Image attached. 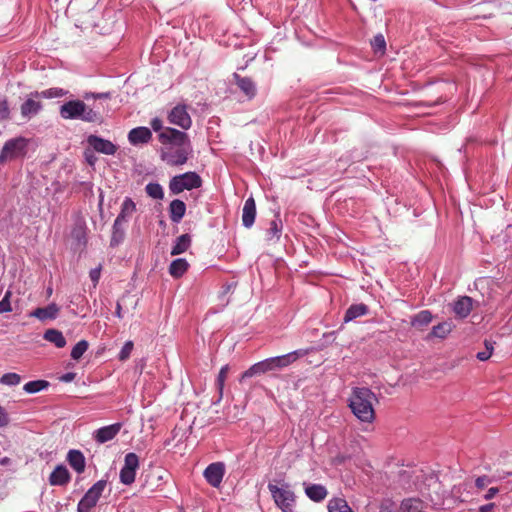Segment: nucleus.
<instances>
[{
	"label": "nucleus",
	"mask_w": 512,
	"mask_h": 512,
	"mask_svg": "<svg viewBox=\"0 0 512 512\" xmlns=\"http://www.w3.org/2000/svg\"><path fill=\"white\" fill-rule=\"evenodd\" d=\"M8 423V417L4 409L0 406V427Z\"/></svg>",
	"instance_id": "55"
},
{
	"label": "nucleus",
	"mask_w": 512,
	"mask_h": 512,
	"mask_svg": "<svg viewBox=\"0 0 512 512\" xmlns=\"http://www.w3.org/2000/svg\"><path fill=\"white\" fill-rule=\"evenodd\" d=\"M189 268V263L184 258H177L170 263L169 273L173 278L182 277Z\"/></svg>",
	"instance_id": "28"
},
{
	"label": "nucleus",
	"mask_w": 512,
	"mask_h": 512,
	"mask_svg": "<svg viewBox=\"0 0 512 512\" xmlns=\"http://www.w3.org/2000/svg\"><path fill=\"white\" fill-rule=\"evenodd\" d=\"M60 308L55 303H50L46 307L36 308L31 312L30 316L39 319L40 321L53 320L58 316Z\"/></svg>",
	"instance_id": "19"
},
{
	"label": "nucleus",
	"mask_w": 512,
	"mask_h": 512,
	"mask_svg": "<svg viewBox=\"0 0 512 512\" xmlns=\"http://www.w3.org/2000/svg\"><path fill=\"white\" fill-rule=\"evenodd\" d=\"M69 481V471L63 465H58L49 476V483L54 486H63Z\"/></svg>",
	"instance_id": "22"
},
{
	"label": "nucleus",
	"mask_w": 512,
	"mask_h": 512,
	"mask_svg": "<svg viewBox=\"0 0 512 512\" xmlns=\"http://www.w3.org/2000/svg\"><path fill=\"white\" fill-rule=\"evenodd\" d=\"M168 120L171 124L187 130L192 125V119L188 113L187 106L184 104L176 105L168 114Z\"/></svg>",
	"instance_id": "8"
},
{
	"label": "nucleus",
	"mask_w": 512,
	"mask_h": 512,
	"mask_svg": "<svg viewBox=\"0 0 512 512\" xmlns=\"http://www.w3.org/2000/svg\"><path fill=\"white\" fill-rule=\"evenodd\" d=\"M123 467L127 468V469H131V470L137 471V469L139 467V458H138V456L135 453H133V452L127 453L125 455V458H124V465H123Z\"/></svg>",
	"instance_id": "41"
},
{
	"label": "nucleus",
	"mask_w": 512,
	"mask_h": 512,
	"mask_svg": "<svg viewBox=\"0 0 512 512\" xmlns=\"http://www.w3.org/2000/svg\"><path fill=\"white\" fill-rule=\"evenodd\" d=\"M136 471L122 467L120 470V482L124 485H131L135 481Z\"/></svg>",
	"instance_id": "40"
},
{
	"label": "nucleus",
	"mask_w": 512,
	"mask_h": 512,
	"mask_svg": "<svg viewBox=\"0 0 512 512\" xmlns=\"http://www.w3.org/2000/svg\"><path fill=\"white\" fill-rule=\"evenodd\" d=\"M50 383L46 380H33L27 382L23 386V390L28 394H34L37 392H40L42 390H45L49 387Z\"/></svg>",
	"instance_id": "35"
},
{
	"label": "nucleus",
	"mask_w": 512,
	"mask_h": 512,
	"mask_svg": "<svg viewBox=\"0 0 512 512\" xmlns=\"http://www.w3.org/2000/svg\"><path fill=\"white\" fill-rule=\"evenodd\" d=\"M159 142L163 145H170L162 149L161 159L170 166H182L193 155V147L187 133L175 128L166 127L158 135Z\"/></svg>",
	"instance_id": "1"
},
{
	"label": "nucleus",
	"mask_w": 512,
	"mask_h": 512,
	"mask_svg": "<svg viewBox=\"0 0 512 512\" xmlns=\"http://www.w3.org/2000/svg\"><path fill=\"white\" fill-rule=\"evenodd\" d=\"M328 512H353L347 501L343 498L335 497L328 501Z\"/></svg>",
	"instance_id": "34"
},
{
	"label": "nucleus",
	"mask_w": 512,
	"mask_h": 512,
	"mask_svg": "<svg viewBox=\"0 0 512 512\" xmlns=\"http://www.w3.org/2000/svg\"><path fill=\"white\" fill-rule=\"evenodd\" d=\"M282 220L280 219L279 215L275 216V219H273L270 223V227L267 231L268 238L270 240L276 239L279 240L281 233H282Z\"/></svg>",
	"instance_id": "36"
},
{
	"label": "nucleus",
	"mask_w": 512,
	"mask_h": 512,
	"mask_svg": "<svg viewBox=\"0 0 512 512\" xmlns=\"http://www.w3.org/2000/svg\"><path fill=\"white\" fill-rule=\"evenodd\" d=\"M484 345H485V348L486 350L485 351H489V352H493V349H494V342L490 341V340H485L484 342Z\"/></svg>",
	"instance_id": "57"
},
{
	"label": "nucleus",
	"mask_w": 512,
	"mask_h": 512,
	"mask_svg": "<svg viewBox=\"0 0 512 512\" xmlns=\"http://www.w3.org/2000/svg\"><path fill=\"white\" fill-rule=\"evenodd\" d=\"M76 374L73 373V372H68V373H65L63 374L61 377H60V380L65 382V383H68V382H71L74 380Z\"/></svg>",
	"instance_id": "52"
},
{
	"label": "nucleus",
	"mask_w": 512,
	"mask_h": 512,
	"mask_svg": "<svg viewBox=\"0 0 512 512\" xmlns=\"http://www.w3.org/2000/svg\"><path fill=\"white\" fill-rule=\"evenodd\" d=\"M84 156H85L87 163L91 166H93L95 164V162L97 161V158L92 151L86 150L84 153Z\"/></svg>",
	"instance_id": "50"
},
{
	"label": "nucleus",
	"mask_w": 512,
	"mask_h": 512,
	"mask_svg": "<svg viewBox=\"0 0 512 512\" xmlns=\"http://www.w3.org/2000/svg\"><path fill=\"white\" fill-rule=\"evenodd\" d=\"M452 324L450 322H442L438 325H435L431 332L427 335L426 339L429 340L431 338H446L450 332L452 331Z\"/></svg>",
	"instance_id": "31"
},
{
	"label": "nucleus",
	"mask_w": 512,
	"mask_h": 512,
	"mask_svg": "<svg viewBox=\"0 0 512 512\" xmlns=\"http://www.w3.org/2000/svg\"><path fill=\"white\" fill-rule=\"evenodd\" d=\"M68 94L67 90H64L62 88L54 87L49 88L46 90H43L41 92L35 91L32 92L30 95L35 98H46V99H52V98H60L63 96H66Z\"/></svg>",
	"instance_id": "33"
},
{
	"label": "nucleus",
	"mask_w": 512,
	"mask_h": 512,
	"mask_svg": "<svg viewBox=\"0 0 512 512\" xmlns=\"http://www.w3.org/2000/svg\"><path fill=\"white\" fill-rule=\"evenodd\" d=\"M491 355L492 354L489 351H482V352H478L476 357L480 361H486L491 357Z\"/></svg>",
	"instance_id": "54"
},
{
	"label": "nucleus",
	"mask_w": 512,
	"mask_h": 512,
	"mask_svg": "<svg viewBox=\"0 0 512 512\" xmlns=\"http://www.w3.org/2000/svg\"><path fill=\"white\" fill-rule=\"evenodd\" d=\"M273 370H274V368L272 367L271 358H267L265 360L255 363L248 370H246L242 374V379L250 378L255 375H260V374L266 373L268 371H273Z\"/></svg>",
	"instance_id": "21"
},
{
	"label": "nucleus",
	"mask_w": 512,
	"mask_h": 512,
	"mask_svg": "<svg viewBox=\"0 0 512 512\" xmlns=\"http://www.w3.org/2000/svg\"><path fill=\"white\" fill-rule=\"evenodd\" d=\"M28 140L24 137H16L5 142L0 153V165L6 161L23 157L27 151Z\"/></svg>",
	"instance_id": "6"
},
{
	"label": "nucleus",
	"mask_w": 512,
	"mask_h": 512,
	"mask_svg": "<svg viewBox=\"0 0 512 512\" xmlns=\"http://www.w3.org/2000/svg\"><path fill=\"white\" fill-rule=\"evenodd\" d=\"M152 137L151 129L145 126L131 129L127 136L129 143L136 147L148 144L152 140Z\"/></svg>",
	"instance_id": "11"
},
{
	"label": "nucleus",
	"mask_w": 512,
	"mask_h": 512,
	"mask_svg": "<svg viewBox=\"0 0 512 512\" xmlns=\"http://www.w3.org/2000/svg\"><path fill=\"white\" fill-rule=\"evenodd\" d=\"M12 292L10 290H7L3 299L0 301V314L11 312L12 306L10 303Z\"/></svg>",
	"instance_id": "45"
},
{
	"label": "nucleus",
	"mask_w": 512,
	"mask_h": 512,
	"mask_svg": "<svg viewBox=\"0 0 512 512\" xmlns=\"http://www.w3.org/2000/svg\"><path fill=\"white\" fill-rule=\"evenodd\" d=\"M106 486L107 481L103 479L93 484L78 502L77 512H91L92 508L97 505Z\"/></svg>",
	"instance_id": "7"
},
{
	"label": "nucleus",
	"mask_w": 512,
	"mask_h": 512,
	"mask_svg": "<svg viewBox=\"0 0 512 512\" xmlns=\"http://www.w3.org/2000/svg\"><path fill=\"white\" fill-rule=\"evenodd\" d=\"M44 339L53 343L57 348H63L66 345V339L62 332L57 329H48L44 333Z\"/></svg>",
	"instance_id": "32"
},
{
	"label": "nucleus",
	"mask_w": 512,
	"mask_h": 512,
	"mask_svg": "<svg viewBox=\"0 0 512 512\" xmlns=\"http://www.w3.org/2000/svg\"><path fill=\"white\" fill-rule=\"evenodd\" d=\"M133 347H134V344L132 341L125 342V344L123 345V347L121 348V350L118 354V359L120 361H126L130 357Z\"/></svg>",
	"instance_id": "44"
},
{
	"label": "nucleus",
	"mask_w": 512,
	"mask_h": 512,
	"mask_svg": "<svg viewBox=\"0 0 512 512\" xmlns=\"http://www.w3.org/2000/svg\"><path fill=\"white\" fill-rule=\"evenodd\" d=\"M498 491H499V490H498V488H496V487H491V488H489V489H488V491L486 492V494H485L484 498H485L486 500H490V499H492L493 497H495V495L498 493Z\"/></svg>",
	"instance_id": "53"
},
{
	"label": "nucleus",
	"mask_w": 512,
	"mask_h": 512,
	"mask_svg": "<svg viewBox=\"0 0 512 512\" xmlns=\"http://www.w3.org/2000/svg\"><path fill=\"white\" fill-rule=\"evenodd\" d=\"M89 347V343L86 340H80L75 344V346L71 350V358L73 360H79L83 354L87 351Z\"/></svg>",
	"instance_id": "38"
},
{
	"label": "nucleus",
	"mask_w": 512,
	"mask_h": 512,
	"mask_svg": "<svg viewBox=\"0 0 512 512\" xmlns=\"http://www.w3.org/2000/svg\"><path fill=\"white\" fill-rule=\"evenodd\" d=\"M372 2H376L377 0H371Z\"/></svg>",
	"instance_id": "61"
},
{
	"label": "nucleus",
	"mask_w": 512,
	"mask_h": 512,
	"mask_svg": "<svg viewBox=\"0 0 512 512\" xmlns=\"http://www.w3.org/2000/svg\"><path fill=\"white\" fill-rule=\"evenodd\" d=\"M186 212V204L180 199H174L169 204V216L173 223H179Z\"/></svg>",
	"instance_id": "24"
},
{
	"label": "nucleus",
	"mask_w": 512,
	"mask_h": 512,
	"mask_svg": "<svg viewBox=\"0 0 512 512\" xmlns=\"http://www.w3.org/2000/svg\"><path fill=\"white\" fill-rule=\"evenodd\" d=\"M83 98L85 100H90V99H110L111 98V93L110 92H102V93L85 92L83 94Z\"/></svg>",
	"instance_id": "46"
},
{
	"label": "nucleus",
	"mask_w": 512,
	"mask_h": 512,
	"mask_svg": "<svg viewBox=\"0 0 512 512\" xmlns=\"http://www.w3.org/2000/svg\"><path fill=\"white\" fill-rule=\"evenodd\" d=\"M150 126L153 131L158 132V135L166 129L163 126V121L158 117L151 119Z\"/></svg>",
	"instance_id": "48"
},
{
	"label": "nucleus",
	"mask_w": 512,
	"mask_h": 512,
	"mask_svg": "<svg viewBox=\"0 0 512 512\" xmlns=\"http://www.w3.org/2000/svg\"><path fill=\"white\" fill-rule=\"evenodd\" d=\"M10 108L6 98L0 100V121L9 118Z\"/></svg>",
	"instance_id": "47"
},
{
	"label": "nucleus",
	"mask_w": 512,
	"mask_h": 512,
	"mask_svg": "<svg viewBox=\"0 0 512 512\" xmlns=\"http://www.w3.org/2000/svg\"><path fill=\"white\" fill-rule=\"evenodd\" d=\"M256 217V204L253 197L246 199L242 209V223L246 228L253 226Z\"/></svg>",
	"instance_id": "18"
},
{
	"label": "nucleus",
	"mask_w": 512,
	"mask_h": 512,
	"mask_svg": "<svg viewBox=\"0 0 512 512\" xmlns=\"http://www.w3.org/2000/svg\"><path fill=\"white\" fill-rule=\"evenodd\" d=\"M63 119H80L88 123H96L102 121V116L94 108H89L84 101L71 100L61 105L59 110Z\"/></svg>",
	"instance_id": "3"
},
{
	"label": "nucleus",
	"mask_w": 512,
	"mask_h": 512,
	"mask_svg": "<svg viewBox=\"0 0 512 512\" xmlns=\"http://www.w3.org/2000/svg\"><path fill=\"white\" fill-rule=\"evenodd\" d=\"M12 464V459L9 457H3L0 459V465L1 466H9Z\"/></svg>",
	"instance_id": "58"
},
{
	"label": "nucleus",
	"mask_w": 512,
	"mask_h": 512,
	"mask_svg": "<svg viewBox=\"0 0 512 512\" xmlns=\"http://www.w3.org/2000/svg\"><path fill=\"white\" fill-rule=\"evenodd\" d=\"M67 461L71 468H73L78 474H81L85 471V457L83 453L79 450H70L67 454Z\"/></svg>",
	"instance_id": "23"
},
{
	"label": "nucleus",
	"mask_w": 512,
	"mask_h": 512,
	"mask_svg": "<svg viewBox=\"0 0 512 512\" xmlns=\"http://www.w3.org/2000/svg\"><path fill=\"white\" fill-rule=\"evenodd\" d=\"M202 186V179L196 172H185L183 174L172 177L169 182V190L172 194L177 195L184 190H192Z\"/></svg>",
	"instance_id": "5"
},
{
	"label": "nucleus",
	"mask_w": 512,
	"mask_h": 512,
	"mask_svg": "<svg viewBox=\"0 0 512 512\" xmlns=\"http://www.w3.org/2000/svg\"><path fill=\"white\" fill-rule=\"evenodd\" d=\"M268 490L282 512H293L296 496L288 483H282L281 486L269 483Z\"/></svg>",
	"instance_id": "4"
},
{
	"label": "nucleus",
	"mask_w": 512,
	"mask_h": 512,
	"mask_svg": "<svg viewBox=\"0 0 512 512\" xmlns=\"http://www.w3.org/2000/svg\"><path fill=\"white\" fill-rule=\"evenodd\" d=\"M124 224L125 223L115 219L113 226H112V235H111V239H110L111 247L118 246L124 240V237H125Z\"/></svg>",
	"instance_id": "29"
},
{
	"label": "nucleus",
	"mask_w": 512,
	"mask_h": 512,
	"mask_svg": "<svg viewBox=\"0 0 512 512\" xmlns=\"http://www.w3.org/2000/svg\"><path fill=\"white\" fill-rule=\"evenodd\" d=\"M145 191L148 196L153 199L161 200L164 197V191L159 183H148L145 187Z\"/></svg>",
	"instance_id": "37"
},
{
	"label": "nucleus",
	"mask_w": 512,
	"mask_h": 512,
	"mask_svg": "<svg viewBox=\"0 0 512 512\" xmlns=\"http://www.w3.org/2000/svg\"><path fill=\"white\" fill-rule=\"evenodd\" d=\"M236 85L247 96L248 99H253L257 93L255 82L249 77H242L237 73L233 74Z\"/></svg>",
	"instance_id": "16"
},
{
	"label": "nucleus",
	"mask_w": 512,
	"mask_h": 512,
	"mask_svg": "<svg viewBox=\"0 0 512 512\" xmlns=\"http://www.w3.org/2000/svg\"><path fill=\"white\" fill-rule=\"evenodd\" d=\"M87 143L94 151L105 155H114L117 151V146L114 143L96 135H89Z\"/></svg>",
	"instance_id": "10"
},
{
	"label": "nucleus",
	"mask_w": 512,
	"mask_h": 512,
	"mask_svg": "<svg viewBox=\"0 0 512 512\" xmlns=\"http://www.w3.org/2000/svg\"><path fill=\"white\" fill-rule=\"evenodd\" d=\"M122 428V423H114L97 429L94 432V439L97 443L103 444L114 439Z\"/></svg>",
	"instance_id": "13"
},
{
	"label": "nucleus",
	"mask_w": 512,
	"mask_h": 512,
	"mask_svg": "<svg viewBox=\"0 0 512 512\" xmlns=\"http://www.w3.org/2000/svg\"><path fill=\"white\" fill-rule=\"evenodd\" d=\"M101 269H102V267H101V265H99L98 267L91 269L89 272V277H90L91 281L93 282L94 287H96L99 282V279L101 276Z\"/></svg>",
	"instance_id": "49"
},
{
	"label": "nucleus",
	"mask_w": 512,
	"mask_h": 512,
	"mask_svg": "<svg viewBox=\"0 0 512 512\" xmlns=\"http://www.w3.org/2000/svg\"><path fill=\"white\" fill-rule=\"evenodd\" d=\"M352 414L363 423H372L375 420L374 403L376 395L367 387H354L347 400Z\"/></svg>",
	"instance_id": "2"
},
{
	"label": "nucleus",
	"mask_w": 512,
	"mask_h": 512,
	"mask_svg": "<svg viewBox=\"0 0 512 512\" xmlns=\"http://www.w3.org/2000/svg\"><path fill=\"white\" fill-rule=\"evenodd\" d=\"M493 507H494L493 503L481 506L479 509V512H494V511H492Z\"/></svg>",
	"instance_id": "56"
},
{
	"label": "nucleus",
	"mask_w": 512,
	"mask_h": 512,
	"mask_svg": "<svg viewBox=\"0 0 512 512\" xmlns=\"http://www.w3.org/2000/svg\"><path fill=\"white\" fill-rule=\"evenodd\" d=\"M488 482V478L486 476H480L475 480V485L477 488L482 489L486 486Z\"/></svg>",
	"instance_id": "51"
},
{
	"label": "nucleus",
	"mask_w": 512,
	"mask_h": 512,
	"mask_svg": "<svg viewBox=\"0 0 512 512\" xmlns=\"http://www.w3.org/2000/svg\"><path fill=\"white\" fill-rule=\"evenodd\" d=\"M432 320V313L429 310H422L411 318L410 324L418 330H423L432 322Z\"/></svg>",
	"instance_id": "25"
},
{
	"label": "nucleus",
	"mask_w": 512,
	"mask_h": 512,
	"mask_svg": "<svg viewBox=\"0 0 512 512\" xmlns=\"http://www.w3.org/2000/svg\"><path fill=\"white\" fill-rule=\"evenodd\" d=\"M369 308L364 303L352 304L345 312L344 322H350L368 313Z\"/></svg>",
	"instance_id": "27"
},
{
	"label": "nucleus",
	"mask_w": 512,
	"mask_h": 512,
	"mask_svg": "<svg viewBox=\"0 0 512 512\" xmlns=\"http://www.w3.org/2000/svg\"><path fill=\"white\" fill-rule=\"evenodd\" d=\"M21 382V376L17 373H5L0 378V383L7 386H16Z\"/></svg>",
	"instance_id": "39"
},
{
	"label": "nucleus",
	"mask_w": 512,
	"mask_h": 512,
	"mask_svg": "<svg viewBox=\"0 0 512 512\" xmlns=\"http://www.w3.org/2000/svg\"><path fill=\"white\" fill-rule=\"evenodd\" d=\"M228 371H229V365L226 364V365L222 366V368L220 369L219 374L217 376L216 385H217V389L220 394V398L222 397L224 383H225Z\"/></svg>",
	"instance_id": "42"
},
{
	"label": "nucleus",
	"mask_w": 512,
	"mask_h": 512,
	"mask_svg": "<svg viewBox=\"0 0 512 512\" xmlns=\"http://www.w3.org/2000/svg\"><path fill=\"white\" fill-rule=\"evenodd\" d=\"M115 315L118 317V318H122L123 315H122V306L119 302H117L116 304V310H115Z\"/></svg>",
	"instance_id": "59"
},
{
	"label": "nucleus",
	"mask_w": 512,
	"mask_h": 512,
	"mask_svg": "<svg viewBox=\"0 0 512 512\" xmlns=\"http://www.w3.org/2000/svg\"><path fill=\"white\" fill-rule=\"evenodd\" d=\"M225 474V465L223 462H215L209 464L206 469L204 470V477L206 481L212 486V487H219L222 483L223 477Z\"/></svg>",
	"instance_id": "9"
},
{
	"label": "nucleus",
	"mask_w": 512,
	"mask_h": 512,
	"mask_svg": "<svg viewBox=\"0 0 512 512\" xmlns=\"http://www.w3.org/2000/svg\"><path fill=\"white\" fill-rule=\"evenodd\" d=\"M371 45L376 52H384L386 49V41L382 34H377L371 41Z\"/></svg>",
	"instance_id": "43"
},
{
	"label": "nucleus",
	"mask_w": 512,
	"mask_h": 512,
	"mask_svg": "<svg viewBox=\"0 0 512 512\" xmlns=\"http://www.w3.org/2000/svg\"><path fill=\"white\" fill-rule=\"evenodd\" d=\"M191 245V237L189 234H182L176 238L174 245L171 249V255H179L186 252Z\"/></svg>",
	"instance_id": "30"
},
{
	"label": "nucleus",
	"mask_w": 512,
	"mask_h": 512,
	"mask_svg": "<svg viewBox=\"0 0 512 512\" xmlns=\"http://www.w3.org/2000/svg\"><path fill=\"white\" fill-rule=\"evenodd\" d=\"M136 212V204L135 202L130 198L126 197L121 205V210L118 216L116 217L117 220L127 223L130 217Z\"/></svg>",
	"instance_id": "26"
},
{
	"label": "nucleus",
	"mask_w": 512,
	"mask_h": 512,
	"mask_svg": "<svg viewBox=\"0 0 512 512\" xmlns=\"http://www.w3.org/2000/svg\"><path fill=\"white\" fill-rule=\"evenodd\" d=\"M103 197L101 196L99 206H102Z\"/></svg>",
	"instance_id": "60"
},
{
	"label": "nucleus",
	"mask_w": 512,
	"mask_h": 512,
	"mask_svg": "<svg viewBox=\"0 0 512 512\" xmlns=\"http://www.w3.org/2000/svg\"><path fill=\"white\" fill-rule=\"evenodd\" d=\"M71 237L78 247L87 245V227L84 221H77L71 231Z\"/></svg>",
	"instance_id": "20"
},
{
	"label": "nucleus",
	"mask_w": 512,
	"mask_h": 512,
	"mask_svg": "<svg viewBox=\"0 0 512 512\" xmlns=\"http://www.w3.org/2000/svg\"><path fill=\"white\" fill-rule=\"evenodd\" d=\"M306 496L313 502H322L328 495L326 487L322 484L303 483Z\"/></svg>",
	"instance_id": "15"
},
{
	"label": "nucleus",
	"mask_w": 512,
	"mask_h": 512,
	"mask_svg": "<svg viewBox=\"0 0 512 512\" xmlns=\"http://www.w3.org/2000/svg\"><path fill=\"white\" fill-rule=\"evenodd\" d=\"M306 353V350L298 349L285 355L270 357L272 361V367L274 368V370H280L285 367H288L290 364L294 363L300 357L305 356Z\"/></svg>",
	"instance_id": "12"
},
{
	"label": "nucleus",
	"mask_w": 512,
	"mask_h": 512,
	"mask_svg": "<svg viewBox=\"0 0 512 512\" xmlns=\"http://www.w3.org/2000/svg\"><path fill=\"white\" fill-rule=\"evenodd\" d=\"M42 110V103L36 101L35 97L27 98L20 106L21 115L25 119H30L36 116Z\"/></svg>",
	"instance_id": "17"
},
{
	"label": "nucleus",
	"mask_w": 512,
	"mask_h": 512,
	"mask_svg": "<svg viewBox=\"0 0 512 512\" xmlns=\"http://www.w3.org/2000/svg\"><path fill=\"white\" fill-rule=\"evenodd\" d=\"M472 303L473 300L469 296H461L458 297L453 303H452V310L456 317L460 319H464L469 316V314L472 311Z\"/></svg>",
	"instance_id": "14"
}]
</instances>
